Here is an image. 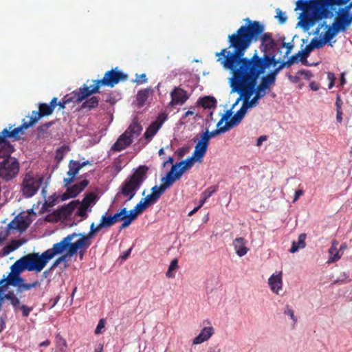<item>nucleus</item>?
I'll use <instances>...</instances> for the list:
<instances>
[{
  "label": "nucleus",
  "mask_w": 352,
  "mask_h": 352,
  "mask_svg": "<svg viewBox=\"0 0 352 352\" xmlns=\"http://www.w3.org/2000/svg\"><path fill=\"white\" fill-rule=\"evenodd\" d=\"M30 224V222L28 219V217H26L25 219L21 217V219H19L15 223H10L9 226L12 228H15L20 231H24L29 227Z\"/></svg>",
  "instance_id": "2f4dec72"
},
{
  "label": "nucleus",
  "mask_w": 352,
  "mask_h": 352,
  "mask_svg": "<svg viewBox=\"0 0 352 352\" xmlns=\"http://www.w3.org/2000/svg\"><path fill=\"white\" fill-rule=\"evenodd\" d=\"M162 123L163 120H160V118H157L155 121L153 122L146 129L144 134V138L148 141H151L161 128Z\"/></svg>",
  "instance_id": "5701e85b"
},
{
  "label": "nucleus",
  "mask_w": 352,
  "mask_h": 352,
  "mask_svg": "<svg viewBox=\"0 0 352 352\" xmlns=\"http://www.w3.org/2000/svg\"><path fill=\"white\" fill-rule=\"evenodd\" d=\"M81 168L79 165V161L71 160L69 162V170L74 174H78Z\"/></svg>",
  "instance_id": "6e6d98bb"
},
{
  "label": "nucleus",
  "mask_w": 352,
  "mask_h": 352,
  "mask_svg": "<svg viewBox=\"0 0 352 352\" xmlns=\"http://www.w3.org/2000/svg\"><path fill=\"white\" fill-rule=\"evenodd\" d=\"M166 190V189L164 187V186L162 184H161L159 186H154L151 188L152 193H154V192L158 193V196H157L158 199H160L161 195L165 192Z\"/></svg>",
  "instance_id": "4d7b16f0"
},
{
  "label": "nucleus",
  "mask_w": 352,
  "mask_h": 352,
  "mask_svg": "<svg viewBox=\"0 0 352 352\" xmlns=\"http://www.w3.org/2000/svg\"><path fill=\"white\" fill-rule=\"evenodd\" d=\"M256 85L257 82L254 85L253 89L254 97L259 101L260 99L263 98L266 95L267 89H265L263 87Z\"/></svg>",
  "instance_id": "37998d69"
},
{
  "label": "nucleus",
  "mask_w": 352,
  "mask_h": 352,
  "mask_svg": "<svg viewBox=\"0 0 352 352\" xmlns=\"http://www.w3.org/2000/svg\"><path fill=\"white\" fill-rule=\"evenodd\" d=\"M182 176V173L176 168H174L173 165L170 171L166 174V176L162 179V182H163L162 184L167 189L170 188L176 180L179 179Z\"/></svg>",
  "instance_id": "f3484780"
},
{
  "label": "nucleus",
  "mask_w": 352,
  "mask_h": 352,
  "mask_svg": "<svg viewBox=\"0 0 352 352\" xmlns=\"http://www.w3.org/2000/svg\"><path fill=\"white\" fill-rule=\"evenodd\" d=\"M6 300H8L10 304L12 305L14 311L20 309L22 311L23 317L29 316L31 311L33 310L32 307H29L25 305H21L19 299L14 294V292L10 291L6 294L3 296Z\"/></svg>",
  "instance_id": "f8f14e48"
},
{
  "label": "nucleus",
  "mask_w": 352,
  "mask_h": 352,
  "mask_svg": "<svg viewBox=\"0 0 352 352\" xmlns=\"http://www.w3.org/2000/svg\"><path fill=\"white\" fill-rule=\"evenodd\" d=\"M96 198V194L95 192H91L85 195L82 201H80V204L89 209L92 204H95Z\"/></svg>",
  "instance_id": "4c0bfd02"
},
{
  "label": "nucleus",
  "mask_w": 352,
  "mask_h": 352,
  "mask_svg": "<svg viewBox=\"0 0 352 352\" xmlns=\"http://www.w3.org/2000/svg\"><path fill=\"white\" fill-rule=\"evenodd\" d=\"M148 170V168L146 166H140L131 175L124 181L120 187V192L116 194V197L118 198L122 195L127 197L126 202L131 200L146 179Z\"/></svg>",
  "instance_id": "423d86ee"
},
{
  "label": "nucleus",
  "mask_w": 352,
  "mask_h": 352,
  "mask_svg": "<svg viewBox=\"0 0 352 352\" xmlns=\"http://www.w3.org/2000/svg\"><path fill=\"white\" fill-rule=\"evenodd\" d=\"M199 104L205 109L214 108L217 104V100L212 96H205L199 100Z\"/></svg>",
  "instance_id": "e433bc0d"
},
{
  "label": "nucleus",
  "mask_w": 352,
  "mask_h": 352,
  "mask_svg": "<svg viewBox=\"0 0 352 352\" xmlns=\"http://www.w3.org/2000/svg\"><path fill=\"white\" fill-rule=\"evenodd\" d=\"M352 23V14L351 16L344 14H338L333 23V27H335L339 32L345 31Z\"/></svg>",
  "instance_id": "a211bd4d"
},
{
  "label": "nucleus",
  "mask_w": 352,
  "mask_h": 352,
  "mask_svg": "<svg viewBox=\"0 0 352 352\" xmlns=\"http://www.w3.org/2000/svg\"><path fill=\"white\" fill-rule=\"evenodd\" d=\"M40 285V282L38 280H35L31 283H25L23 282L20 285V287L17 289V292H22L23 290H30L32 288H35Z\"/></svg>",
  "instance_id": "49530a36"
},
{
  "label": "nucleus",
  "mask_w": 352,
  "mask_h": 352,
  "mask_svg": "<svg viewBox=\"0 0 352 352\" xmlns=\"http://www.w3.org/2000/svg\"><path fill=\"white\" fill-rule=\"evenodd\" d=\"M229 130L227 125L225 124L222 127H219V129H217L211 132H209L208 130H206L203 134H201V136L203 138H207V142L209 143L210 139L211 138L215 137L216 135H218L219 134L223 133Z\"/></svg>",
  "instance_id": "473e14b6"
},
{
  "label": "nucleus",
  "mask_w": 352,
  "mask_h": 352,
  "mask_svg": "<svg viewBox=\"0 0 352 352\" xmlns=\"http://www.w3.org/2000/svg\"><path fill=\"white\" fill-rule=\"evenodd\" d=\"M276 18L278 19L280 23H284L287 21V16L285 12H283L280 9L276 10Z\"/></svg>",
  "instance_id": "052dcab7"
},
{
  "label": "nucleus",
  "mask_w": 352,
  "mask_h": 352,
  "mask_svg": "<svg viewBox=\"0 0 352 352\" xmlns=\"http://www.w3.org/2000/svg\"><path fill=\"white\" fill-rule=\"evenodd\" d=\"M43 182V177L34 178L26 175L21 185L23 195L26 197L34 195Z\"/></svg>",
  "instance_id": "9d476101"
},
{
  "label": "nucleus",
  "mask_w": 352,
  "mask_h": 352,
  "mask_svg": "<svg viewBox=\"0 0 352 352\" xmlns=\"http://www.w3.org/2000/svg\"><path fill=\"white\" fill-rule=\"evenodd\" d=\"M54 110L47 103H41L38 106V111H33L30 120L33 124L37 122L41 118L50 116Z\"/></svg>",
  "instance_id": "4468645a"
},
{
  "label": "nucleus",
  "mask_w": 352,
  "mask_h": 352,
  "mask_svg": "<svg viewBox=\"0 0 352 352\" xmlns=\"http://www.w3.org/2000/svg\"><path fill=\"white\" fill-rule=\"evenodd\" d=\"M126 212H127L126 208H123L119 212L112 215L114 223L122 221L126 217Z\"/></svg>",
  "instance_id": "8fccbe9b"
},
{
  "label": "nucleus",
  "mask_w": 352,
  "mask_h": 352,
  "mask_svg": "<svg viewBox=\"0 0 352 352\" xmlns=\"http://www.w3.org/2000/svg\"><path fill=\"white\" fill-rule=\"evenodd\" d=\"M207 140V138H203L201 135V140L198 141L195 146L192 156H194V158L197 159V162H201L203 157L206 155L209 145Z\"/></svg>",
  "instance_id": "dca6fc26"
},
{
  "label": "nucleus",
  "mask_w": 352,
  "mask_h": 352,
  "mask_svg": "<svg viewBox=\"0 0 352 352\" xmlns=\"http://www.w3.org/2000/svg\"><path fill=\"white\" fill-rule=\"evenodd\" d=\"M50 261L48 250L41 254L38 253H30L22 256L11 265L10 273L21 274L25 270L40 272Z\"/></svg>",
  "instance_id": "39448f33"
},
{
  "label": "nucleus",
  "mask_w": 352,
  "mask_h": 352,
  "mask_svg": "<svg viewBox=\"0 0 352 352\" xmlns=\"http://www.w3.org/2000/svg\"><path fill=\"white\" fill-rule=\"evenodd\" d=\"M138 215L139 214L135 210L134 208L129 211L127 210V212H126V217L130 219L132 221H135Z\"/></svg>",
  "instance_id": "0e129e2a"
},
{
  "label": "nucleus",
  "mask_w": 352,
  "mask_h": 352,
  "mask_svg": "<svg viewBox=\"0 0 352 352\" xmlns=\"http://www.w3.org/2000/svg\"><path fill=\"white\" fill-rule=\"evenodd\" d=\"M57 200H58V197H56V195L50 196L48 197V199L45 201L42 208L46 209L48 208L53 207L56 204Z\"/></svg>",
  "instance_id": "3c124183"
},
{
  "label": "nucleus",
  "mask_w": 352,
  "mask_h": 352,
  "mask_svg": "<svg viewBox=\"0 0 352 352\" xmlns=\"http://www.w3.org/2000/svg\"><path fill=\"white\" fill-rule=\"evenodd\" d=\"M83 91L82 90V86L80 87L78 89V91H75L73 92V96L69 97L68 96H66L64 97V98L62 100V101H60L58 102L57 106L59 107L60 109H63L65 107V104H69L70 102H75V103H80L82 101H83L85 99H80L81 94Z\"/></svg>",
  "instance_id": "6ab92c4d"
},
{
  "label": "nucleus",
  "mask_w": 352,
  "mask_h": 352,
  "mask_svg": "<svg viewBox=\"0 0 352 352\" xmlns=\"http://www.w3.org/2000/svg\"><path fill=\"white\" fill-rule=\"evenodd\" d=\"M195 162H197V159L192 155L186 160L173 164V166L183 175L186 170L190 169L193 166Z\"/></svg>",
  "instance_id": "cd10ccee"
},
{
  "label": "nucleus",
  "mask_w": 352,
  "mask_h": 352,
  "mask_svg": "<svg viewBox=\"0 0 352 352\" xmlns=\"http://www.w3.org/2000/svg\"><path fill=\"white\" fill-rule=\"evenodd\" d=\"M158 193L154 192L148 195L144 199H143V201L145 203V204L148 207L150 205L153 204L157 201L159 199L157 198Z\"/></svg>",
  "instance_id": "09e8293b"
},
{
  "label": "nucleus",
  "mask_w": 352,
  "mask_h": 352,
  "mask_svg": "<svg viewBox=\"0 0 352 352\" xmlns=\"http://www.w3.org/2000/svg\"><path fill=\"white\" fill-rule=\"evenodd\" d=\"M142 131V125L138 123V119L134 118L131 124L129 126L127 129L124 132L127 136L133 140V138H137Z\"/></svg>",
  "instance_id": "412c9836"
},
{
  "label": "nucleus",
  "mask_w": 352,
  "mask_h": 352,
  "mask_svg": "<svg viewBox=\"0 0 352 352\" xmlns=\"http://www.w3.org/2000/svg\"><path fill=\"white\" fill-rule=\"evenodd\" d=\"M99 224L102 228H104L113 226L115 223L112 218V215L110 214L107 216V212H106L101 217Z\"/></svg>",
  "instance_id": "a19ab883"
},
{
  "label": "nucleus",
  "mask_w": 352,
  "mask_h": 352,
  "mask_svg": "<svg viewBox=\"0 0 352 352\" xmlns=\"http://www.w3.org/2000/svg\"><path fill=\"white\" fill-rule=\"evenodd\" d=\"M78 206H79L78 208L77 212L75 215L79 216L82 218L80 221L86 219L88 217L87 211L89 210L90 212L91 210L87 208L86 207L82 206L81 204H80Z\"/></svg>",
  "instance_id": "de8ad7c7"
},
{
  "label": "nucleus",
  "mask_w": 352,
  "mask_h": 352,
  "mask_svg": "<svg viewBox=\"0 0 352 352\" xmlns=\"http://www.w3.org/2000/svg\"><path fill=\"white\" fill-rule=\"evenodd\" d=\"M339 31L335 28L331 26L328 27L327 30L324 34L323 39L326 43H329L330 41L333 38Z\"/></svg>",
  "instance_id": "79ce46f5"
},
{
  "label": "nucleus",
  "mask_w": 352,
  "mask_h": 352,
  "mask_svg": "<svg viewBox=\"0 0 352 352\" xmlns=\"http://www.w3.org/2000/svg\"><path fill=\"white\" fill-rule=\"evenodd\" d=\"M25 280L20 276V274L10 273L6 279V284L13 287H20V285Z\"/></svg>",
  "instance_id": "7c9ffc66"
},
{
  "label": "nucleus",
  "mask_w": 352,
  "mask_h": 352,
  "mask_svg": "<svg viewBox=\"0 0 352 352\" xmlns=\"http://www.w3.org/2000/svg\"><path fill=\"white\" fill-rule=\"evenodd\" d=\"M260 40L262 45H265V50L271 49L275 46V41L272 38V34L270 32L263 33L259 35L258 41Z\"/></svg>",
  "instance_id": "c756f323"
},
{
  "label": "nucleus",
  "mask_w": 352,
  "mask_h": 352,
  "mask_svg": "<svg viewBox=\"0 0 352 352\" xmlns=\"http://www.w3.org/2000/svg\"><path fill=\"white\" fill-rule=\"evenodd\" d=\"M268 284L271 290L278 294L279 291L282 289L281 272L278 274H272L268 279Z\"/></svg>",
  "instance_id": "393cba45"
},
{
  "label": "nucleus",
  "mask_w": 352,
  "mask_h": 352,
  "mask_svg": "<svg viewBox=\"0 0 352 352\" xmlns=\"http://www.w3.org/2000/svg\"><path fill=\"white\" fill-rule=\"evenodd\" d=\"M148 206L143 201V199H141V201L134 207V209L138 214H140Z\"/></svg>",
  "instance_id": "13d9d810"
},
{
  "label": "nucleus",
  "mask_w": 352,
  "mask_h": 352,
  "mask_svg": "<svg viewBox=\"0 0 352 352\" xmlns=\"http://www.w3.org/2000/svg\"><path fill=\"white\" fill-rule=\"evenodd\" d=\"M276 74L272 71L270 74L261 78V82L258 85L263 87L265 89H268L274 86L276 81Z\"/></svg>",
  "instance_id": "c85d7f7f"
},
{
  "label": "nucleus",
  "mask_w": 352,
  "mask_h": 352,
  "mask_svg": "<svg viewBox=\"0 0 352 352\" xmlns=\"http://www.w3.org/2000/svg\"><path fill=\"white\" fill-rule=\"evenodd\" d=\"M245 24L241 25L234 33L228 35L229 47L233 51L223 49L216 53L217 61L227 69H235L256 80L266 69L276 66L278 60L275 56L264 54L263 57L258 55L256 51L251 58L244 57L246 50L252 43L258 41L259 35L264 32L265 26L257 21L249 18L244 19Z\"/></svg>",
  "instance_id": "f257e3e1"
},
{
  "label": "nucleus",
  "mask_w": 352,
  "mask_h": 352,
  "mask_svg": "<svg viewBox=\"0 0 352 352\" xmlns=\"http://www.w3.org/2000/svg\"><path fill=\"white\" fill-rule=\"evenodd\" d=\"M67 343L65 338L60 334L56 336V350L55 352H67Z\"/></svg>",
  "instance_id": "c9c22d12"
},
{
  "label": "nucleus",
  "mask_w": 352,
  "mask_h": 352,
  "mask_svg": "<svg viewBox=\"0 0 352 352\" xmlns=\"http://www.w3.org/2000/svg\"><path fill=\"white\" fill-rule=\"evenodd\" d=\"M294 57H289L287 61L282 62L273 72L277 75L284 67H289L294 64Z\"/></svg>",
  "instance_id": "a18cd8bd"
},
{
  "label": "nucleus",
  "mask_w": 352,
  "mask_h": 352,
  "mask_svg": "<svg viewBox=\"0 0 352 352\" xmlns=\"http://www.w3.org/2000/svg\"><path fill=\"white\" fill-rule=\"evenodd\" d=\"M256 85L257 82L254 85L253 89L254 97L259 101L260 99L263 98L266 95L267 89H265L263 87Z\"/></svg>",
  "instance_id": "c03bdc74"
},
{
  "label": "nucleus",
  "mask_w": 352,
  "mask_h": 352,
  "mask_svg": "<svg viewBox=\"0 0 352 352\" xmlns=\"http://www.w3.org/2000/svg\"><path fill=\"white\" fill-rule=\"evenodd\" d=\"M290 57H294V63H298L299 60L302 61L303 60H306V58H304V52L302 50L298 51V53L291 56Z\"/></svg>",
  "instance_id": "69168bd1"
},
{
  "label": "nucleus",
  "mask_w": 352,
  "mask_h": 352,
  "mask_svg": "<svg viewBox=\"0 0 352 352\" xmlns=\"http://www.w3.org/2000/svg\"><path fill=\"white\" fill-rule=\"evenodd\" d=\"M352 8V1L346 6L344 8L342 9L340 12H338V14H344L346 16H351V14L349 13L351 8Z\"/></svg>",
  "instance_id": "774afa93"
},
{
  "label": "nucleus",
  "mask_w": 352,
  "mask_h": 352,
  "mask_svg": "<svg viewBox=\"0 0 352 352\" xmlns=\"http://www.w3.org/2000/svg\"><path fill=\"white\" fill-rule=\"evenodd\" d=\"M102 229L100 224L98 223L96 226L93 222L90 226V230L87 234L82 233H77V236H80V239L75 241L72 245L73 249L79 248L82 247L90 246L92 243V238Z\"/></svg>",
  "instance_id": "9b49d317"
},
{
  "label": "nucleus",
  "mask_w": 352,
  "mask_h": 352,
  "mask_svg": "<svg viewBox=\"0 0 352 352\" xmlns=\"http://www.w3.org/2000/svg\"><path fill=\"white\" fill-rule=\"evenodd\" d=\"M75 237H77V233L74 232L64 237L60 242L54 244L52 248L48 249L50 259L51 260L56 255L63 253L65 250H67L69 256H74L78 251L80 258L82 259L84 254L89 246L73 249L72 245L74 243L71 241Z\"/></svg>",
  "instance_id": "6e6552de"
},
{
  "label": "nucleus",
  "mask_w": 352,
  "mask_h": 352,
  "mask_svg": "<svg viewBox=\"0 0 352 352\" xmlns=\"http://www.w3.org/2000/svg\"><path fill=\"white\" fill-rule=\"evenodd\" d=\"M67 256H69V255L67 254V252L62 256H60V257H58V258H56L52 263V268H55L56 267H58L62 262H64L65 263V268H66L67 267Z\"/></svg>",
  "instance_id": "864d4df0"
},
{
  "label": "nucleus",
  "mask_w": 352,
  "mask_h": 352,
  "mask_svg": "<svg viewBox=\"0 0 352 352\" xmlns=\"http://www.w3.org/2000/svg\"><path fill=\"white\" fill-rule=\"evenodd\" d=\"M218 190V186H210L206 189L201 195V197H204V199H208L215 192Z\"/></svg>",
  "instance_id": "603ef678"
},
{
  "label": "nucleus",
  "mask_w": 352,
  "mask_h": 352,
  "mask_svg": "<svg viewBox=\"0 0 352 352\" xmlns=\"http://www.w3.org/2000/svg\"><path fill=\"white\" fill-rule=\"evenodd\" d=\"M99 104V98L97 96H92L90 98L86 100L81 104L82 109H87L88 111L92 109L96 108Z\"/></svg>",
  "instance_id": "72a5a7b5"
},
{
  "label": "nucleus",
  "mask_w": 352,
  "mask_h": 352,
  "mask_svg": "<svg viewBox=\"0 0 352 352\" xmlns=\"http://www.w3.org/2000/svg\"><path fill=\"white\" fill-rule=\"evenodd\" d=\"M310 43L314 49H320L326 44V42L323 38L314 37L311 40Z\"/></svg>",
  "instance_id": "5fc2aeb1"
},
{
  "label": "nucleus",
  "mask_w": 352,
  "mask_h": 352,
  "mask_svg": "<svg viewBox=\"0 0 352 352\" xmlns=\"http://www.w3.org/2000/svg\"><path fill=\"white\" fill-rule=\"evenodd\" d=\"M80 204L79 200H74L69 202L67 205H64L61 207L62 212L66 215H70L74 212V210L77 208V206Z\"/></svg>",
  "instance_id": "58836bf2"
},
{
  "label": "nucleus",
  "mask_w": 352,
  "mask_h": 352,
  "mask_svg": "<svg viewBox=\"0 0 352 352\" xmlns=\"http://www.w3.org/2000/svg\"><path fill=\"white\" fill-rule=\"evenodd\" d=\"M134 82L138 85H142L147 82L146 75L145 74H142L140 75L136 74V78L134 80Z\"/></svg>",
  "instance_id": "680f3d73"
},
{
  "label": "nucleus",
  "mask_w": 352,
  "mask_h": 352,
  "mask_svg": "<svg viewBox=\"0 0 352 352\" xmlns=\"http://www.w3.org/2000/svg\"><path fill=\"white\" fill-rule=\"evenodd\" d=\"M213 333V328L212 327H204L199 334L193 339L192 344H198L208 340Z\"/></svg>",
  "instance_id": "a878e982"
},
{
  "label": "nucleus",
  "mask_w": 352,
  "mask_h": 352,
  "mask_svg": "<svg viewBox=\"0 0 352 352\" xmlns=\"http://www.w3.org/2000/svg\"><path fill=\"white\" fill-rule=\"evenodd\" d=\"M170 106L183 105L188 99V92L179 87H175L170 92Z\"/></svg>",
  "instance_id": "ddd939ff"
},
{
  "label": "nucleus",
  "mask_w": 352,
  "mask_h": 352,
  "mask_svg": "<svg viewBox=\"0 0 352 352\" xmlns=\"http://www.w3.org/2000/svg\"><path fill=\"white\" fill-rule=\"evenodd\" d=\"M89 184L87 179H84L74 185L68 187L65 194H63V199L74 198L78 195Z\"/></svg>",
  "instance_id": "2eb2a0df"
},
{
  "label": "nucleus",
  "mask_w": 352,
  "mask_h": 352,
  "mask_svg": "<svg viewBox=\"0 0 352 352\" xmlns=\"http://www.w3.org/2000/svg\"><path fill=\"white\" fill-rule=\"evenodd\" d=\"M132 142L131 138L123 133L113 144L111 150L114 151H121L131 145Z\"/></svg>",
  "instance_id": "aec40b11"
},
{
  "label": "nucleus",
  "mask_w": 352,
  "mask_h": 352,
  "mask_svg": "<svg viewBox=\"0 0 352 352\" xmlns=\"http://www.w3.org/2000/svg\"><path fill=\"white\" fill-rule=\"evenodd\" d=\"M246 244L247 241L243 237H238L233 241V246L239 256H243L248 253L249 249Z\"/></svg>",
  "instance_id": "4be33fe9"
},
{
  "label": "nucleus",
  "mask_w": 352,
  "mask_h": 352,
  "mask_svg": "<svg viewBox=\"0 0 352 352\" xmlns=\"http://www.w3.org/2000/svg\"><path fill=\"white\" fill-rule=\"evenodd\" d=\"M338 242L333 240L331 243V246L329 249V258L327 263H331L338 261L342 256V252H340L338 248Z\"/></svg>",
  "instance_id": "bb28decb"
},
{
  "label": "nucleus",
  "mask_w": 352,
  "mask_h": 352,
  "mask_svg": "<svg viewBox=\"0 0 352 352\" xmlns=\"http://www.w3.org/2000/svg\"><path fill=\"white\" fill-rule=\"evenodd\" d=\"M80 204L79 200H74L69 202L67 205H64L61 207L62 212L66 215H70L74 212V210L77 208V206Z\"/></svg>",
  "instance_id": "ea45409f"
},
{
  "label": "nucleus",
  "mask_w": 352,
  "mask_h": 352,
  "mask_svg": "<svg viewBox=\"0 0 352 352\" xmlns=\"http://www.w3.org/2000/svg\"><path fill=\"white\" fill-rule=\"evenodd\" d=\"M350 0H298L295 10H301L298 25L309 30L316 23L325 17L328 10L333 6L346 4Z\"/></svg>",
  "instance_id": "f03ea898"
},
{
  "label": "nucleus",
  "mask_w": 352,
  "mask_h": 352,
  "mask_svg": "<svg viewBox=\"0 0 352 352\" xmlns=\"http://www.w3.org/2000/svg\"><path fill=\"white\" fill-rule=\"evenodd\" d=\"M151 91L150 88L142 89L139 91L137 94L136 100L138 102V104L139 107H142L144 105L146 101L147 100L149 93Z\"/></svg>",
  "instance_id": "f704fd0d"
},
{
  "label": "nucleus",
  "mask_w": 352,
  "mask_h": 352,
  "mask_svg": "<svg viewBox=\"0 0 352 352\" xmlns=\"http://www.w3.org/2000/svg\"><path fill=\"white\" fill-rule=\"evenodd\" d=\"M33 124L30 120L24 122L20 126L14 128V125L9 124L8 129H4L0 132V148L6 155H11L14 151L13 146L6 140V138H12L14 140H19L21 135L24 134V129L32 126Z\"/></svg>",
  "instance_id": "0eeeda50"
},
{
  "label": "nucleus",
  "mask_w": 352,
  "mask_h": 352,
  "mask_svg": "<svg viewBox=\"0 0 352 352\" xmlns=\"http://www.w3.org/2000/svg\"><path fill=\"white\" fill-rule=\"evenodd\" d=\"M306 234H301L298 236V243L300 248H304L306 246L305 239H306Z\"/></svg>",
  "instance_id": "338daca9"
},
{
  "label": "nucleus",
  "mask_w": 352,
  "mask_h": 352,
  "mask_svg": "<svg viewBox=\"0 0 352 352\" xmlns=\"http://www.w3.org/2000/svg\"><path fill=\"white\" fill-rule=\"evenodd\" d=\"M246 113L247 110L243 106H241V108L234 114V116L229 121L226 122V124L228 129H230L237 126L244 118Z\"/></svg>",
  "instance_id": "b1692460"
},
{
  "label": "nucleus",
  "mask_w": 352,
  "mask_h": 352,
  "mask_svg": "<svg viewBox=\"0 0 352 352\" xmlns=\"http://www.w3.org/2000/svg\"><path fill=\"white\" fill-rule=\"evenodd\" d=\"M128 76L124 73L122 72L118 67L113 68L104 74L102 79L92 80V84L89 85L88 83L89 80H87V83L82 85L83 91L81 94L80 99H86L94 94L99 93L101 87H113L120 82L126 81Z\"/></svg>",
  "instance_id": "20e7f679"
},
{
  "label": "nucleus",
  "mask_w": 352,
  "mask_h": 352,
  "mask_svg": "<svg viewBox=\"0 0 352 352\" xmlns=\"http://www.w3.org/2000/svg\"><path fill=\"white\" fill-rule=\"evenodd\" d=\"M284 314L285 315L289 316L294 323L297 322V318L295 316L294 311L289 305H286L285 309L284 310Z\"/></svg>",
  "instance_id": "bf43d9fd"
},
{
  "label": "nucleus",
  "mask_w": 352,
  "mask_h": 352,
  "mask_svg": "<svg viewBox=\"0 0 352 352\" xmlns=\"http://www.w3.org/2000/svg\"><path fill=\"white\" fill-rule=\"evenodd\" d=\"M65 150L66 148L64 146L58 148L56 151V159L58 160V161H61L64 157V153L65 152Z\"/></svg>",
  "instance_id": "e2e57ef3"
},
{
  "label": "nucleus",
  "mask_w": 352,
  "mask_h": 352,
  "mask_svg": "<svg viewBox=\"0 0 352 352\" xmlns=\"http://www.w3.org/2000/svg\"><path fill=\"white\" fill-rule=\"evenodd\" d=\"M232 74L231 78L232 92H236L239 94V100H243L242 106L248 111L249 109L256 107L259 102L254 96V85L256 80L243 74L235 69H230Z\"/></svg>",
  "instance_id": "7ed1b4c3"
},
{
  "label": "nucleus",
  "mask_w": 352,
  "mask_h": 352,
  "mask_svg": "<svg viewBox=\"0 0 352 352\" xmlns=\"http://www.w3.org/2000/svg\"><path fill=\"white\" fill-rule=\"evenodd\" d=\"M2 161H0V178L6 182H9L15 178L19 172V163L16 158L10 157V155H1Z\"/></svg>",
  "instance_id": "1a4fd4ad"
}]
</instances>
